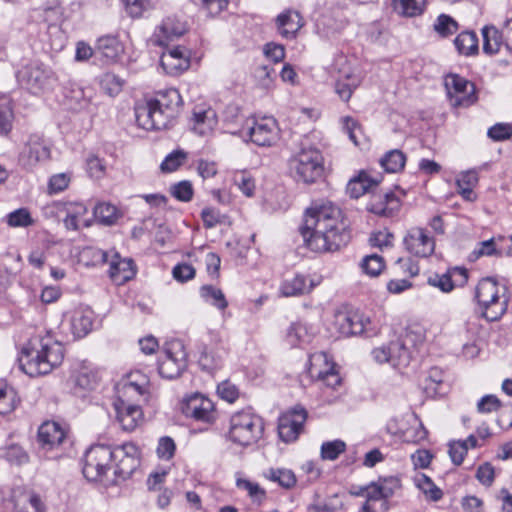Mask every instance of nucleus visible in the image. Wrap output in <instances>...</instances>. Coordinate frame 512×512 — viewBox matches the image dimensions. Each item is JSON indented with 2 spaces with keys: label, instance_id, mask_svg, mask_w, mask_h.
I'll return each instance as SVG.
<instances>
[{
  "label": "nucleus",
  "instance_id": "obj_1",
  "mask_svg": "<svg viewBox=\"0 0 512 512\" xmlns=\"http://www.w3.org/2000/svg\"><path fill=\"white\" fill-rule=\"evenodd\" d=\"M339 207L328 200L314 201L304 214L300 229L306 246L318 253L333 252L350 239Z\"/></svg>",
  "mask_w": 512,
  "mask_h": 512
},
{
  "label": "nucleus",
  "instance_id": "obj_2",
  "mask_svg": "<svg viewBox=\"0 0 512 512\" xmlns=\"http://www.w3.org/2000/svg\"><path fill=\"white\" fill-rule=\"evenodd\" d=\"M64 358L62 344L50 332L39 333L30 338L18 358L20 369L35 377L50 373Z\"/></svg>",
  "mask_w": 512,
  "mask_h": 512
},
{
  "label": "nucleus",
  "instance_id": "obj_3",
  "mask_svg": "<svg viewBox=\"0 0 512 512\" xmlns=\"http://www.w3.org/2000/svg\"><path fill=\"white\" fill-rule=\"evenodd\" d=\"M181 105L182 98L177 89L160 91L154 99L135 107L136 122L148 131L166 129L178 116Z\"/></svg>",
  "mask_w": 512,
  "mask_h": 512
},
{
  "label": "nucleus",
  "instance_id": "obj_4",
  "mask_svg": "<svg viewBox=\"0 0 512 512\" xmlns=\"http://www.w3.org/2000/svg\"><path fill=\"white\" fill-rule=\"evenodd\" d=\"M289 169L298 182L313 184L324 175V157L314 145L302 143L289 159Z\"/></svg>",
  "mask_w": 512,
  "mask_h": 512
},
{
  "label": "nucleus",
  "instance_id": "obj_5",
  "mask_svg": "<svg viewBox=\"0 0 512 512\" xmlns=\"http://www.w3.org/2000/svg\"><path fill=\"white\" fill-rule=\"evenodd\" d=\"M506 287L494 278L487 277L479 281L475 288V300L482 316L488 321L499 320L507 311L508 297Z\"/></svg>",
  "mask_w": 512,
  "mask_h": 512
},
{
  "label": "nucleus",
  "instance_id": "obj_6",
  "mask_svg": "<svg viewBox=\"0 0 512 512\" xmlns=\"http://www.w3.org/2000/svg\"><path fill=\"white\" fill-rule=\"evenodd\" d=\"M264 431V424L258 415L250 411H239L230 418L228 439L236 445L247 447L255 444Z\"/></svg>",
  "mask_w": 512,
  "mask_h": 512
},
{
  "label": "nucleus",
  "instance_id": "obj_7",
  "mask_svg": "<svg viewBox=\"0 0 512 512\" xmlns=\"http://www.w3.org/2000/svg\"><path fill=\"white\" fill-rule=\"evenodd\" d=\"M399 488V480L394 477L379 479L371 482L365 487H360L355 495L366 499L363 512H387L389 509L388 499L393 496Z\"/></svg>",
  "mask_w": 512,
  "mask_h": 512
},
{
  "label": "nucleus",
  "instance_id": "obj_8",
  "mask_svg": "<svg viewBox=\"0 0 512 512\" xmlns=\"http://www.w3.org/2000/svg\"><path fill=\"white\" fill-rule=\"evenodd\" d=\"M19 83L38 94L50 90L57 81L53 70L43 63L34 61L26 64L17 72Z\"/></svg>",
  "mask_w": 512,
  "mask_h": 512
},
{
  "label": "nucleus",
  "instance_id": "obj_9",
  "mask_svg": "<svg viewBox=\"0 0 512 512\" xmlns=\"http://www.w3.org/2000/svg\"><path fill=\"white\" fill-rule=\"evenodd\" d=\"M241 134L248 136L251 142L257 146L270 147L278 141L280 129L273 117H252L246 120Z\"/></svg>",
  "mask_w": 512,
  "mask_h": 512
},
{
  "label": "nucleus",
  "instance_id": "obj_10",
  "mask_svg": "<svg viewBox=\"0 0 512 512\" xmlns=\"http://www.w3.org/2000/svg\"><path fill=\"white\" fill-rule=\"evenodd\" d=\"M187 366V353L180 340H172L165 344L158 360V372L162 378L175 379Z\"/></svg>",
  "mask_w": 512,
  "mask_h": 512
},
{
  "label": "nucleus",
  "instance_id": "obj_11",
  "mask_svg": "<svg viewBox=\"0 0 512 512\" xmlns=\"http://www.w3.org/2000/svg\"><path fill=\"white\" fill-rule=\"evenodd\" d=\"M113 454L105 445L90 447L84 458L83 475L89 481H101L110 470Z\"/></svg>",
  "mask_w": 512,
  "mask_h": 512
},
{
  "label": "nucleus",
  "instance_id": "obj_12",
  "mask_svg": "<svg viewBox=\"0 0 512 512\" xmlns=\"http://www.w3.org/2000/svg\"><path fill=\"white\" fill-rule=\"evenodd\" d=\"M445 88L452 107H469L478 97L474 83L457 74H449L445 77Z\"/></svg>",
  "mask_w": 512,
  "mask_h": 512
},
{
  "label": "nucleus",
  "instance_id": "obj_13",
  "mask_svg": "<svg viewBox=\"0 0 512 512\" xmlns=\"http://www.w3.org/2000/svg\"><path fill=\"white\" fill-rule=\"evenodd\" d=\"M373 359L380 364L390 363L394 367H405L410 362V351L400 337L372 350Z\"/></svg>",
  "mask_w": 512,
  "mask_h": 512
},
{
  "label": "nucleus",
  "instance_id": "obj_14",
  "mask_svg": "<svg viewBox=\"0 0 512 512\" xmlns=\"http://www.w3.org/2000/svg\"><path fill=\"white\" fill-rule=\"evenodd\" d=\"M308 373L312 379L328 388L336 389L341 384V378L335 370L334 363L328 360L325 353H315L310 357Z\"/></svg>",
  "mask_w": 512,
  "mask_h": 512
},
{
  "label": "nucleus",
  "instance_id": "obj_15",
  "mask_svg": "<svg viewBox=\"0 0 512 512\" xmlns=\"http://www.w3.org/2000/svg\"><path fill=\"white\" fill-rule=\"evenodd\" d=\"M483 51L488 55H494L504 48L512 55V18L507 20L503 32L494 26H485L482 29Z\"/></svg>",
  "mask_w": 512,
  "mask_h": 512
},
{
  "label": "nucleus",
  "instance_id": "obj_16",
  "mask_svg": "<svg viewBox=\"0 0 512 512\" xmlns=\"http://www.w3.org/2000/svg\"><path fill=\"white\" fill-rule=\"evenodd\" d=\"M370 320L358 311L338 312L334 316L333 326L339 336L349 337L368 333Z\"/></svg>",
  "mask_w": 512,
  "mask_h": 512
},
{
  "label": "nucleus",
  "instance_id": "obj_17",
  "mask_svg": "<svg viewBox=\"0 0 512 512\" xmlns=\"http://www.w3.org/2000/svg\"><path fill=\"white\" fill-rule=\"evenodd\" d=\"M405 249L413 256L427 258L435 251V240L422 227L410 228L403 239Z\"/></svg>",
  "mask_w": 512,
  "mask_h": 512
},
{
  "label": "nucleus",
  "instance_id": "obj_18",
  "mask_svg": "<svg viewBox=\"0 0 512 512\" xmlns=\"http://www.w3.org/2000/svg\"><path fill=\"white\" fill-rule=\"evenodd\" d=\"M306 419L307 411L301 406L283 413L278 421L279 437L286 443L295 441L302 432Z\"/></svg>",
  "mask_w": 512,
  "mask_h": 512
},
{
  "label": "nucleus",
  "instance_id": "obj_19",
  "mask_svg": "<svg viewBox=\"0 0 512 512\" xmlns=\"http://www.w3.org/2000/svg\"><path fill=\"white\" fill-rule=\"evenodd\" d=\"M111 452L116 461L115 473L122 478L131 476L140 464V450L132 442L118 445Z\"/></svg>",
  "mask_w": 512,
  "mask_h": 512
},
{
  "label": "nucleus",
  "instance_id": "obj_20",
  "mask_svg": "<svg viewBox=\"0 0 512 512\" xmlns=\"http://www.w3.org/2000/svg\"><path fill=\"white\" fill-rule=\"evenodd\" d=\"M182 412L186 417L204 423H212L216 419L214 403L201 394L188 397L182 405Z\"/></svg>",
  "mask_w": 512,
  "mask_h": 512
},
{
  "label": "nucleus",
  "instance_id": "obj_21",
  "mask_svg": "<svg viewBox=\"0 0 512 512\" xmlns=\"http://www.w3.org/2000/svg\"><path fill=\"white\" fill-rule=\"evenodd\" d=\"M51 150L48 141L42 136L31 135L21 152L20 161L23 165L32 168L38 163L46 162L50 159Z\"/></svg>",
  "mask_w": 512,
  "mask_h": 512
},
{
  "label": "nucleus",
  "instance_id": "obj_22",
  "mask_svg": "<svg viewBox=\"0 0 512 512\" xmlns=\"http://www.w3.org/2000/svg\"><path fill=\"white\" fill-rule=\"evenodd\" d=\"M187 31V25L176 15L165 17L156 27L151 41L157 46H166L169 42L178 39Z\"/></svg>",
  "mask_w": 512,
  "mask_h": 512
},
{
  "label": "nucleus",
  "instance_id": "obj_23",
  "mask_svg": "<svg viewBox=\"0 0 512 512\" xmlns=\"http://www.w3.org/2000/svg\"><path fill=\"white\" fill-rule=\"evenodd\" d=\"M467 281L468 271L461 267H453L444 273H436L428 278V284L443 293H450L457 287H463Z\"/></svg>",
  "mask_w": 512,
  "mask_h": 512
},
{
  "label": "nucleus",
  "instance_id": "obj_24",
  "mask_svg": "<svg viewBox=\"0 0 512 512\" xmlns=\"http://www.w3.org/2000/svg\"><path fill=\"white\" fill-rule=\"evenodd\" d=\"M109 257V277L116 285H123L134 278L136 266L131 258H122L117 252Z\"/></svg>",
  "mask_w": 512,
  "mask_h": 512
},
{
  "label": "nucleus",
  "instance_id": "obj_25",
  "mask_svg": "<svg viewBox=\"0 0 512 512\" xmlns=\"http://www.w3.org/2000/svg\"><path fill=\"white\" fill-rule=\"evenodd\" d=\"M218 125V117L214 109L196 107L191 118V128L201 137L213 134Z\"/></svg>",
  "mask_w": 512,
  "mask_h": 512
},
{
  "label": "nucleus",
  "instance_id": "obj_26",
  "mask_svg": "<svg viewBox=\"0 0 512 512\" xmlns=\"http://www.w3.org/2000/svg\"><path fill=\"white\" fill-rule=\"evenodd\" d=\"M160 64L167 74L177 75L188 69L190 59L186 49L177 46L162 53Z\"/></svg>",
  "mask_w": 512,
  "mask_h": 512
},
{
  "label": "nucleus",
  "instance_id": "obj_27",
  "mask_svg": "<svg viewBox=\"0 0 512 512\" xmlns=\"http://www.w3.org/2000/svg\"><path fill=\"white\" fill-rule=\"evenodd\" d=\"M276 28L281 37L285 39L296 38L299 30L304 26L300 13L293 9H286L275 19Z\"/></svg>",
  "mask_w": 512,
  "mask_h": 512
},
{
  "label": "nucleus",
  "instance_id": "obj_28",
  "mask_svg": "<svg viewBox=\"0 0 512 512\" xmlns=\"http://www.w3.org/2000/svg\"><path fill=\"white\" fill-rule=\"evenodd\" d=\"M124 45L116 36L106 35L100 37L95 46V55L105 63H116L124 54Z\"/></svg>",
  "mask_w": 512,
  "mask_h": 512
},
{
  "label": "nucleus",
  "instance_id": "obj_29",
  "mask_svg": "<svg viewBox=\"0 0 512 512\" xmlns=\"http://www.w3.org/2000/svg\"><path fill=\"white\" fill-rule=\"evenodd\" d=\"M66 438L65 429L57 422L46 421L38 429V441L45 449L58 447Z\"/></svg>",
  "mask_w": 512,
  "mask_h": 512
},
{
  "label": "nucleus",
  "instance_id": "obj_30",
  "mask_svg": "<svg viewBox=\"0 0 512 512\" xmlns=\"http://www.w3.org/2000/svg\"><path fill=\"white\" fill-rule=\"evenodd\" d=\"M114 408L121 427L125 431H133L143 420L141 406L114 403Z\"/></svg>",
  "mask_w": 512,
  "mask_h": 512
},
{
  "label": "nucleus",
  "instance_id": "obj_31",
  "mask_svg": "<svg viewBox=\"0 0 512 512\" xmlns=\"http://www.w3.org/2000/svg\"><path fill=\"white\" fill-rule=\"evenodd\" d=\"M399 208V200L392 192L373 194L368 210L374 214L391 216Z\"/></svg>",
  "mask_w": 512,
  "mask_h": 512
},
{
  "label": "nucleus",
  "instance_id": "obj_32",
  "mask_svg": "<svg viewBox=\"0 0 512 512\" xmlns=\"http://www.w3.org/2000/svg\"><path fill=\"white\" fill-rule=\"evenodd\" d=\"M117 400L114 403L139 405L146 403L150 398V391L120 382L117 386Z\"/></svg>",
  "mask_w": 512,
  "mask_h": 512
},
{
  "label": "nucleus",
  "instance_id": "obj_33",
  "mask_svg": "<svg viewBox=\"0 0 512 512\" xmlns=\"http://www.w3.org/2000/svg\"><path fill=\"white\" fill-rule=\"evenodd\" d=\"M93 313L90 310L76 309L69 318L70 330L74 338L86 336L92 329Z\"/></svg>",
  "mask_w": 512,
  "mask_h": 512
},
{
  "label": "nucleus",
  "instance_id": "obj_34",
  "mask_svg": "<svg viewBox=\"0 0 512 512\" xmlns=\"http://www.w3.org/2000/svg\"><path fill=\"white\" fill-rule=\"evenodd\" d=\"M413 421L414 423L405 430L396 429L390 422L387 424V430L391 434L399 435L404 442L417 444L427 438V430L416 415H413Z\"/></svg>",
  "mask_w": 512,
  "mask_h": 512
},
{
  "label": "nucleus",
  "instance_id": "obj_35",
  "mask_svg": "<svg viewBox=\"0 0 512 512\" xmlns=\"http://www.w3.org/2000/svg\"><path fill=\"white\" fill-rule=\"evenodd\" d=\"M478 173L476 170H467L463 171L459 174L456 179V186L458 189V193L462 196V198L466 201L473 202L476 200L477 196L474 193L473 189L478 184Z\"/></svg>",
  "mask_w": 512,
  "mask_h": 512
},
{
  "label": "nucleus",
  "instance_id": "obj_36",
  "mask_svg": "<svg viewBox=\"0 0 512 512\" xmlns=\"http://www.w3.org/2000/svg\"><path fill=\"white\" fill-rule=\"evenodd\" d=\"M380 182L379 178L371 177L367 172H360L359 175L351 179L347 184V192L353 198H359L366 192L376 187Z\"/></svg>",
  "mask_w": 512,
  "mask_h": 512
},
{
  "label": "nucleus",
  "instance_id": "obj_37",
  "mask_svg": "<svg viewBox=\"0 0 512 512\" xmlns=\"http://www.w3.org/2000/svg\"><path fill=\"white\" fill-rule=\"evenodd\" d=\"M314 286L315 284L312 280L308 285L304 276L296 275L292 279L285 280L282 283L280 290L283 296L292 297L310 292Z\"/></svg>",
  "mask_w": 512,
  "mask_h": 512
},
{
  "label": "nucleus",
  "instance_id": "obj_38",
  "mask_svg": "<svg viewBox=\"0 0 512 512\" xmlns=\"http://www.w3.org/2000/svg\"><path fill=\"white\" fill-rule=\"evenodd\" d=\"M263 475L267 480L277 483L284 489L293 488L297 482L294 472L286 468H269Z\"/></svg>",
  "mask_w": 512,
  "mask_h": 512
},
{
  "label": "nucleus",
  "instance_id": "obj_39",
  "mask_svg": "<svg viewBox=\"0 0 512 512\" xmlns=\"http://www.w3.org/2000/svg\"><path fill=\"white\" fill-rule=\"evenodd\" d=\"M199 294L201 298L208 304L224 311L228 307V301L223 291L214 285H203L200 287Z\"/></svg>",
  "mask_w": 512,
  "mask_h": 512
},
{
  "label": "nucleus",
  "instance_id": "obj_40",
  "mask_svg": "<svg viewBox=\"0 0 512 512\" xmlns=\"http://www.w3.org/2000/svg\"><path fill=\"white\" fill-rule=\"evenodd\" d=\"M427 0H393L394 10L405 17H416L423 13Z\"/></svg>",
  "mask_w": 512,
  "mask_h": 512
},
{
  "label": "nucleus",
  "instance_id": "obj_41",
  "mask_svg": "<svg viewBox=\"0 0 512 512\" xmlns=\"http://www.w3.org/2000/svg\"><path fill=\"white\" fill-rule=\"evenodd\" d=\"M454 44L460 54L469 56L478 52V38L474 32L460 33L454 40Z\"/></svg>",
  "mask_w": 512,
  "mask_h": 512
},
{
  "label": "nucleus",
  "instance_id": "obj_42",
  "mask_svg": "<svg viewBox=\"0 0 512 512\" xmlns=\"http://www.w3.org/2000/svg\"><path fill=\"white\" fill-rule=\"evenodd\" d=\"M406 163V156L398 149L387 152L380 160V165L388 173L401 171Z\"/></svg>",
  "mask_w": 512,
  "mask_h": 512
},
{
  "label": "nucleus",
  "instance_id": "obj_43",
  "mask_svg": "<svg viewBox=\"0 0 512 512\" xmlns=\"http://www.w3.org/2000/svg\"><path fill=\"white\" fill-rule=\"evenodd\" d=\"M414 483L424 493L426 498L432 501H439L443 496L442 490L423 473H419L414 477Z\"/></svg>",
  "mask_w": 512,
  "mask_h": 512
},
{
  "label": "nucleus",
  "instance_id": "obj_44",
  "mask_svg": "<svg viewBox=\"0 0 512 512\" xmlns=\"http://www.w3.org/2000/svg\"><path fill=\"white\" fill-rule=\"evenodd\" d=\"M109 254L101 249L87 246L79 253V260L85 266H97L108 262Z\"/></svg>",
  "mask_w": 512,
  "mask_h": 512
},
{
  "label": "nucleus",
  "instance_id": "obj_45",
  "mask_svg": "<svg viewBox=\"0 0 512 512\" xmlns=\"http://www.w3.org/2000/svg\"><path fill=\"white\" fill-rule=\"evenodd\" d=\"M18 403L15 390L4 382H0V414L11 413Z\"/></svg>",
  "mask_w": 512,
  "mask_h": 512
},
{
  "label": "nucleus",
  "instance_id": "obj_46",
  "mask_svg": "<svg viewBox=\"0 0 512 512\" xmlns=\"http://www.w3.org/2000/svg\"><path fill=\"white\" fill-rule=\"evenodd\" d=\"M94 217L104 225H112L119 217V212L116 206L102 202L94 207Z\"/></svg>",
  "mask_w": 512,
  "mask_h": 512
},
{
  "label": "nucleus",
  "instance_id": "obj_47",
  "mask_svg": "<svg viewBox=\"0 0 512 512\" xmlns=\"http://www.w3.org/2000/svg\"><path fill=\"white\" fill-rule=\"evenodd\" d=\"M74 385L80 390H92L98 381L97 374L87 367H82L74 376Z\"/></svg>",
  "mask_w": 512,
  "mask_h": 512
},
{
  "label": "nucleus",
  "instance_id": "obj_48",
  "mask_svg": "<svg viewBox=\"0 0 512 512\" xmlns=\"http://www.w3.org/2000/svg\"><path fill=\"white\" fill-rule=\"evenodd\" d=\"M236 486L238 489L246 491L248 496L254 502L261 503L266 498L265 490L256 482H252L244 478H238L236 480Z\"/></svg>",
  "mask_w": 512,
  "mask_h": 512
},
{
  "label": "nucleus",
  "instance_id": "obj_49",
  "mask_svg": "<svg viewBox=\"0 0 512 512\" xmlns=\"http://www.w3.org/2000/svg\"><path fill=\"white\" fill-rule=\"evenodd\" d=\"M287 341L291 346H298L310 341L307 327L302 323H293L287 331Z\"/></svg>",
  "mask_w": 512,
  "mask_h": 512
},
{
  "label": "nucleus",
  "instance_id": "obj_50",
  "mask_svg": "<svg viewBox=\"0 0 512 512\" xmlns=\"http://www.w3.org/2000/svg\"><path fill=\"white\" fill-rule=\"evenodd\" d=\"M234 184L247 197H252L255 192V180L246 171H238L233 177Z\"/></svg>",
  "mask_w": 512,
  "mask_h": 512
},
{
  "label": "nucleus",
  "instance_id": "obj_51",
  "mask_svg": "<svg viewBox=\"0 0 512 512\" xmlns=\"http://www.w3.org/2000/svg\"><path fill=\"white\" fill-rule=\"evenodd\" d=\"M384 267L383 258L377 254L368 255L361 262L363 272L371 277L378 276Z\"/></svg>",
  "mask_w": 512,
  "mask_h": 512
},
{
  "label": "nucleus",
  "instance_id": "obj_52",
  "mask_svg": "<svg viewBox=\"0 0 512 512\" xmlns=\"http://www.w3.org/2000/svg\"><path fill=\"white\" fill-rule=\"evenodd\" d=\"M100 85L110 96H115L122 91L124 81L113 73H106L101 77Z\"/></svg>",
  "mask_w": 512,
  "mask_h": 512
},
{
  "label": "nucleus",
  "instance_id": "obj_53",
  "mask_svg": "<svg viewBox=\"0 0 512 512\" xmlns=\"http://www.w3.org/2000/svg\"><path fill=\"white\" fill-rule=\"evenodd\" d=\"M434 29L439 35L446 37L458 30V24L452 17L441 14L434 23Z\"/></svg>",
  "mask_w": 512,
  "mask_h": 512
},
{
  "label": "nucleus",
  "instance_id": "obj_54",
  "mask_svg": "<svg viewBox=\"0 0 512 512\" xmlns=\"http://www.w3.org/2000/svg\"><path fill=\"white\" fill-rule=\"evenodd\" d=\"M187 159V153L182 150H176L165 157L161 163V170L163 172L176 171Z\"/></svg>",
  "mask_w": 512,
  "mask_h": 512
},
{
  "label": "nucleus",
  "instance_id": "obj_55",
  "mask_svg": "<svg viewBox=\"0 0 512 512\" xmlns=\"http://www.w3.org/2000/svg\"><path fill=\"white\" fill-rule=\"evenodd\" d=\"M342 130L348 135L349 139L358 146L362 129L359 123L352 117L345 116L341 119Z\"/></svg>",
  "mask_w": 512,
  "mask_h": 512
},
{
  "label": "nucleus",
  "instance_id": "obj_56",
  "mask_svg": "<svg viewBox=\"0 0 512 512\" xmlns=\"http://www.w3.org/2000/svg\"><path fill=\"white\" fill-rule=\"evenodd\" d=\"M7 222L11 227H28L34 221L26 208H20L8 214Z\"/></svg>",
  "mask_w": 512,
  "mask_h": 512
},
{
  "label": "nucleus",
  "instance_id": "obj_57",
  "mask_svg": "<svg viewBox=\"0 0 512 512\" xmlns=\"http://www.w3.org/2000/svg\"><path fill=\"white\" fill-rule=\"evenodd\" d=\"M346 444L341 440L325 442L321 446V456L324 460H335L345 451Z\"/></svg>",
  "mask_w": 512,
  "mask_h": 512
},
{
  "label": "nucleus",
  "instance_id": "obj_58",
  "mask_svg": "<svg viewBox=\"0 0 512 512\" xmlns=\"http://www.w3.org/2000/svg\"><path fill=\"white\" fill-rule=\"evenodd\" d=\"M274 69L269 65H258L254 69V77L263 89H270L273 84Z\"/></svg>",
  "mask_w": 512,
  "mask_h": 512
},
{
  "label": "nucleus",
  "instance_id": "obj_59",
  "mask_svg": "<svg viewBox=\"0 0 512 512\" xmlns=\"http://www.w3.org/2000/svg\"><path fill=\"white\" fill-rule=\"evenodd\" d=\"M487 135L496 142L508 140L512 137V125L509 123H496L488 129Z\"/></svg>",
  "mask_w": 512,
  "mask_h": 512
},
{
  "label": "nucleus",
  "instance_id": "obj_60",
  "mask_svg": "<svg viewBox=\"0 0 512 512\" xmlns=\"http://www.w3.org/2000/svg\"><path fill=\"white\" fill-rule=\"evenodd\" d=\"M71 181V175L68 173H58L52 175L48 183V193L57 194L64 191Z\"/></svg>",
  "mask_w": 512,
  "mask_h": 512
},
{
  "label": "nucleus",
  "instance_id": "obj_61",
  "mask_svg": "<svg viewBox=\"0 0 512 512\" xmlns=\"http://www.w3.org/2000/svg\"><path fill=\"white\" fill-rule=\"evenodd\" d=\"M66 212L73 216L75 219L79 220L84 227L90 226V221L85 218L88 209L83 203L79 202H70L65 204Z\"/></svg>",
  "mask_w": 512,
  "mask_h": 512
},
{
  "label": "nucleus",
  "instance_id": "obj_62",
  "mask_svg": "<svg viewBox=\"0 0 512 512\" xmlns=\"http://www.w3.org/2000/svg\"><path fill=\"white\" fill-rule=\"evenodd\" d=\"M172 195L179 201L188 202L193 197V187L189 181H181L171 187Z\"/></svg>",
  "mask_w": 512,
  "mask_h": 512
},
{
  "label": "nucleus",
  "instance_id": "obj_63",
  "mask_svg": "<svg viewBox=\"0 0 512 512\" xmlns=\"http://www.w3.org/2000/svg\"><path fill=\"white\" fill-rule=\"evenodd\" d=\"M201 218L206 228H213L225 221V216L219 210L211 207H206L202 210Z\"/></svg>",
  "mask_w": 512,
  "mask_h": 512
},
{
  "label": "nucleus",
  "instance_id": "obj_64",
  "mask_svg": "<svg viewBox=\"0 0 512 512\" xmlns=\"http://www.w3.org/2000/svg\"><path fill=\"white\" fill-rule=\"evenodd\" d=\"M195 2L201 5L208 15L214 17L227 8L229 0H195Z\"/></svg>",
  "mask_w": 512,
  "mask_h": 512
}]
</instances>
